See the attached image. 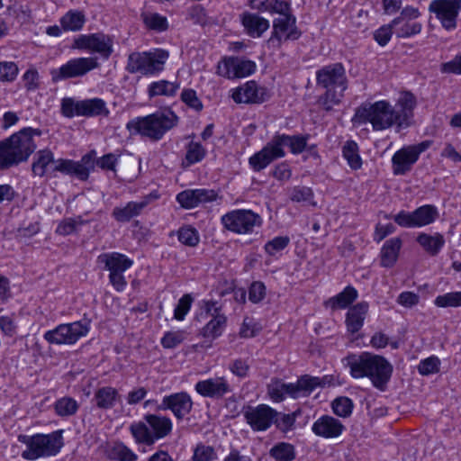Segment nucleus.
Wrapping results in <instances>:
<instances>
[{
  "instance_id": "obj_55",
  "label": "nucleus",
  "mask_w": 461,
  "mask_h": 461,
  "mask_svg": "<svg viewBox=\"0 0 461 461\" xmlns=\"http://www.w3.org/2000/svg\"><path fill=\"white\" fill-rule=\"evenodd\" d=\"M290 243V239L287 236H277L273 240L267 241L264 249L269 256H274L276 253L285 249Z\"/></svg>"
},
{
  "instance_id": "obj_7",
  "label": "nucleus",
  "mask_w": 461,
  "mask_h": 461,
  "mask_svg": "<svg viewBox=\"0 0 461 461\" xmlns=\"http://www.w3.org/2000/svg\"><path fill=\"white\" fill-rule=\"evenodd\" d=\"M144 421L132 423L130 431L136 443L148 446L170 435L173 429L169 417L161 414H147Z\"/></svg>"
},
{
  "instance_id": "obj_21",
  "label": "nucleus",
  "mask_w": 461,
  "mask_h": 461,
  "mask_svg": "<svg viewBox=\"0 0 461 461\" xmlns=\"http://www.w3.org/2000/svg\"><path fill=\"white\" fill-rule=\"evenodd\" d=\"M192 408L193 401L191 396L185 392H180L164 396L157 410H169L177 420H183L185 416L190 413Z\"/></svg>"
},
{
  "instance_id": "obj_34",
  "label": "nucleus",
  "mask_w": 461,
  "mask_h": 461,
  "mask_svg": "<svg viewBox=\"0 0 461 461\" xmlns=\"http://www.w3.org/2000/svg\"><path fill=\"white\" fill-rule=\"evenodd\" d=\"M274 137L277 146L282 149H284L285 147H288L293 154H300L306 149L310 135L291 136L286 134H276Z\"/></svg>"
},
{
  "instance_id": "obj_63",
  "label": "nucleus",
  "mask_w": 461,
  "mask_h": 461,
  "mask_svg": "<svg viewBox=\"0 0 461 461\" xmlns=\"http://www.w3.org/2000/svg\"><path fill=\"white\" fill-rule=\"evenodd\" d=\"M267 12L271 14H278L281 16L293 14L291 12V5L286 1L272 0L269 1Z\"/></svg>"
},
{
  "instance_id": "obj_13",
  "label": "nucleus",
  "mask_w": 461,
  "mask_h": 461,
  "mask_svg": "<svg viewBox=\"0 0 461 461\" xmlns=\"http://www.w3.org/2000/svg\"><path fill=\"white\" fill-rule=\"evenodd\" d=\"M88 330L87 324L82 321H74L58 325L55 329L46 331L43 338L50 344L72 345L86 336Z\"/></svg>"
},
{
  "instance_id": "obj_58",
  "label": "nucleus",
  "mask_w": 461,
  "mask_h": 461,
  "mask_svg": "<svg viewBox=\"0 0 461 461\" xmlns=\"http://www.w3.org/2000/svg\"><path fill=\"white\" fill-rule=\"evenodd\" d=\"M80 101L71 97H65L61 100V113L67 118L80 116Z\"/></svg>"
},
{
  "instance_id": "obj_14",
  "label": "nucleus",
  "mask_w": 461,
  "mask_h": 461,
  "mask_svg": "<svg viewBox=\"0 0 461 461\" xmlns=\"http://www.w3.org/2000/svg\"><path fill=\"white\" fill-rule=\"evenodd\" d=\"M431 145L430 140H424L415 145L405 146L397 150L392 158L393 173L403 176L410 172L418 161L420 155Z\"/></svg>"
},
{
  "instance_id": "obj_19",
  "label": "nucleus",
  "mask_w": 461,
  "mask_h": 461,
  "mask_svg": "<svg viewBox=\"0 0 461 461\" xmlns=\"http://www.w3.org/2000/svg\"><path fill=\"white\" fill-rule=\"evenodd\" d=\"M73 48L96 52L107 59L113 52V41L103 33L81 34L74 40Z\"/></svg>"
},
{
  "instance_id": "obj_12",
  "label": "nucleus",
  "mask_w": 461,
  "mask_h": 461,
  "mask_svg": "<svg viewBox=\"0 0 461 461\" xmlns=\"http://www.w3.org/2000/svg\"><path fill=\"white\" fill-rule=\"evenodd\" d=\"M438 217V211L432 204H425L412 212L400 211L392 218L399 226L407 229L421 228L433 223Z\"/></svg>"
},
{
  "instance_id": "obj_1",
  "label": "nucleus",
  "mask_w": 461,
  "mask_h": 461,
  "mask_svg": "<svg viewBox=\"0 0 461 461\" xmlns=\"http://www.w3.org/2000/svg\"><path fill=\"white\" fill-rule=\"evenodd\" d=\"M349 368L350 375L355 379L368 378L372 385L381 392L387 389L393 375V366L384 357L369 352L349 354L342 359Z\"/></svg>"
},
{
  "instance_id": "obj_46",
  "label": "nucleus",
  "mask_w": 461,
  "mask_h": 461,
  "mask_svg": "<svg viewBox=\"0 0 461 461\" xmlns=\"http://www.w3.org/2000/svg\"><path fill=\"white\" fill-rule=\"evenodd\" d=\"M108 456L117 461H136L138 456L122 442H115L108 450Z\"/></svg>"
},
{
  "instance_id": "obj_18",
  "label": "nucleus",
  "mask_w": 461,
  "mask_h": 461,
  "mask_svg": "<svg viewBox=\"0 0 461 461\" xmlns=\"http://www.w3.org/2000/svg\"><path fill=\"white\" fill-rule=\"evenodd\" d=\"M246 422L253 431H266L275 421L277 411L267 404L247 405L242 408Z\"/></svg>"
},
{
  "instance_id": "obj_15",
  "label": "nucleus",
  "mask_w": 461,
  "mask_h": 461,
  "mask_svg": "<svg viewBox=\"0 0 461 461\" xmlns=\"http://www.w3.org/2000/svg\"><path fill=\"white\" fill-rule=\"evenodd\" d=\"M272 28L267 45L276 50L281 48L283 41L298 40L302 34L296 26V17L294 14L275 18Z\"/></svg>"
},
{
  "instance_id": "obj_60",
  "label": "nucleus",
  "mask_w": 461,
  "mask_h": 461,
  "mask_svg": "<svg viewBox=\"0 0 461 461\" xmlns=\"http://www.w3.org/2000/svg\"><path fill=\"white\" fill-rule=\"evenodd\" d=\"M295 420V413L281 414L277 412L273 424H276L281 431L286 432L294 427Z\"/></svg>"
},
{
  "instance_id": "obj_48",
  "label": "nucleus",
  "mask_w": 461,
  "mask_h": 461,
  "mask_svg": "<svg viewBox=\"0 0 461 461\" xmlns=\"http://www.w3.org/2000/svg\"><path fill=\"white\" fill-rule=\"evenodd\" d=\"M178 240L185 246L196 247L200 241V235L196 229L186 225L177 230Z\"/></svg>"
},
{
  "instance_id": "obj_44",
  "label": "nucleus",
  "mask_w": 461,
  "mask_h": 461,
  "mask_svg": "<svg viewBox=\"0 0 461 461\" xmlns=\"http://www.w3.org/2000/svg\"><path fill=\"white\" fill-rule=\"evenodd\" d=\"M269 456L276 461H293L295 458V449L290 443L279 442L270 448Z\"/></svg>"
},
{
  "instance_id": "obj_50",
  "label": "nucleus",
  "mask_w": 461,
  "mask_h": 461,
  "mask_svg": "<svg viewBox=\"0 0 461 461\" xmlns=\"http://www.w3.org/2000/svg\"><path fill=\"white\" fill-rule=\"evenodd\" d=\"M85 223L80 216L77 218H66L61 221L56 230V232L59 235H69L77 231V228Z\"/></svg>"
},
{
  "instance_id": "obj_31",
  "label": "nucleus",
  "mask_w": 461,
  "mask_h": 461,
  "mask_svg": "<svg viewBox=\"0 0 461 461\" xmlns=\"http://www.w3.org/2000/svg\"><path fill=\"white\" fill-rule=\"evenodd\" d=\"M368 308L367 303L361 302L348 309L346 316V325L348 332L354 334L361 330Z\"/></svg>"
},
{
  "instance_id": "obj_28",
  "label": "nucleus",
  "mask_w": 461,
  "mask_h": 461,
  "mask_svg": "<svg viewBox=\"0 0 461 461\" xmlns=\"http://www.w3.org/2000/svg\"><path fill=\"white\" fill-rule=\"evenodd\" d=\"M416 104V97L411 92L401 93L395 106H393L396 109L400 129L410 126Z\"/></svg>"
},
{
  "instance_id": "obj_3",
  "label": "nucleus",
  "mask_w": 461,
  "mask_h": 461,
  "mask_svg": "<svg viewBox=\"0 0 461 461\" xmlns=\"http://www.w3.org/2000/svg\"><path fill=\"white\" fill-rule=\"evenodd\" d=\"M316 84L324 88L325 93L319 98V104L330 112L339 105L348 89V80L342 63H332L316 71Z\"/></svg>"
},
{
  "instance_id": "obj_22",
  "label": "nucleus",
  "mask_w": 461,
  "mask_h": 461,
  "mask_svg": "<svg viewBox=\"0 0 461 461\" xmlns=\"http://www.w3.org/2000/svg\"><path fill=\"white\" fill-rule=\"evenodd\" d=\"M204 310L211 320L201 330V335L212 340L222 334L226 327L227 318L221 312V309L216 306L215 302H206Z\"/></svg>"
},
{
  "instance_id": "obj_37",
  "label": "nucleus",
  "mask_w": 461,
  "mask_h": 461,
  "mask_svg": "<svg viewBox=\"0 0 461 461\" xmlns=\"http://www.w3.org/2000/svg\"><path fill=\"white\" fill-rule=\"evenodd\" d=\"M80 116L95 117L108 116L110 112L106 106V103L101 98H91L80 100Z\"/></svg>"
},
{
  "instance_id": "obj_54",
  "label": "nucleus",
  "mask_w": 461,
  "mask_h": 461,
  "mask_svg": "<svg viewBox=\"0 0 461 461\" xmlns=\"http://www.w3.org/2000/svg\"><path fill=\"white\" fill-rule=\"evenodd\" d=\"M19 68L13 61L0 62V81L13 82L17 77Z\"/></svg>"
},
{
  "instance_id": "obj_49",
  "label": "nucleus",
  "mask_w": 461,
  "mask_h": 461,
  "mask_svg": "<svg viewBox=\"0 0 461 461\" xmlns=\"http://www.w3.org/2000/svg\"><path fill=\"white\" fill-rule=\"evenodd\" d=\"M434 303L440 308L461 307V291L438 295L435 298Z\"/></svg>"
},
{
  "instance_id": "obj_30",
  "label": "nucleus",
  "mask_w": 461,
  "mask_h": 461,
  "mask_svg": "<svg viewBox=\"0 0 461 461\" xmlns=\"http://www.w3.org/2000/svg\"><path fill=\"white\" fill-rule=\"evenodd\" d=\"M149 203V197H144L140 201L129 202L123 207H114L112 215L117 221L127 222L140 215Z\"/></svg>"
},
{
  "instance_id": "obj_52",
  "label": "nucleus",
  "mask_w": 461,
  "mask_h": 461,
  "mask_svg": "<svg viewBox=\"0 0 461 461\" xmlns=\"http://www.w3.org/2000/svg\"><path fill=\"white\" fill-rule=\"evenodd\" d=\"M333 412L342 418L350 416L353 410V402L348 397H339L331 403Z\"/></svg>"
},
{
  "instance_id": "obj_41",
  "label": "nucleus",
  "mask_w": 461,
  "mask_h": 461,
  "mask_svg": "<svg viewBox=\"0 0 461 461\" xmlns=\"http://www.w3.org/2000/svg\"><path fill=\"white\" fill-rule=\"evenodd\" d=\"M86 18L82 11L69 10L59 20L60 25L65 32H78L85 23Z\"/></svg>"
},
{
  "instance_id": "obj_57",
  "label": "nucleus",
  "mask_w": 461,
  "mask_h": 461,
  "mask_svg": "<svg viewBox=\"0 0 461 461\" xmlns=\"http://www.w3.org/2000/svg\"><path fill=\"white\" fill-rule=\"evenodd\" d=\"M440 360L435 357H429L421 360L418 366V371L422 375L436 374L439 371Z\"/></svg>"
},
{
  "instance_id": "obj_8",
  "label": "nucleus",
  "mask_w": 461,
  "mask_h": 461,
  "mask_svg": "<svg viewBox=\"0 0 461 461\" xmlns=\"http://www.w3.org/2000/svg\"><path fill=\"white\" fill-rule=\"evenodd\" d=\"M61 433V430H57L50 434L19 435L18 441L25 444L27 447L23 451L22 457L26 460H36L43 456H55L63 446Z\"/></svg>"
},
{
  "instance_id": "obj_59",
  "label": "nucleus",
  "mask_w": 461,
  "mask_h": 461,
  "mask_svg": "<svg viewBox=\"0 0 461 461\" xmlns=\"http://www.w3.org/2000/svg\"><path fill=\"white\" fill-rule=\"evenodd\" d=\"M193 298L190 294H185L183 295L174 311V317L175 319L178 321H183L185 319V316L189 312L191 305H192Z\"/></svg>"
},
{
  "instance_id": "obj_61",
  "label": "nucleus",
  "mask_w": 461,
  "mask_h": 461,
  "mask_svg": "<svg viewBox=\"0 0 461 461\" xmlns=\"http://www.w3.org/2000/svg\"><path fill=\"white\" fill-rule=\"evenodd\" d=\"M181 100L195 111L199 112L203 109V104L194 89H184L181 93Z\"/></svg>"
},
{
  "instance_id": "obj_2",
  "label": "nucleus",
  "mask_w": 461,
  "mask_h": 461,
  "mask_svg": "<svg viewBox=\"0 0 461 461\" xmlns=\"http://www.w3.org/2000/svg\"><path fill=\"white\" fill-rule=\"evenodd\" d=\"M41 131L26 127L0 141V170H5L28 160L36 149L34 136Z\"/></svg>"
},
{
  "instance_id": "obj_10",
  "label": "nucleus",
  "mask_w": 461,
  "mask_h": 461,
  "mask_svg": "<svg viewBox=\"0 0 461 461\" xmlns=\"http://www.w3.org/2000/svg\"><path fill=\"white\" fill-rule=\"evenodd\" d=\"M224 229L236 234H251L263 224L262 217L252 210H232L221 218Z\"/></svg>"
},
{
  "instance_id": "obj_38",
  "label": "nucleus",
  "mask_w": 461,
  "mask_h": 461,
  "mask_svg": "<svg viewBox=\"0 0 461 461\" xmlns=\"http://www.w3.org/2000/svg\"><path fill=\"white\" fill-rule=\"evenodd\" d=\"M402 244V240L398 237L392 238L385 241L381 249L382 267H392L396 263Z\"/></svg>"
},
{
  "instance_id": "obj_53",
  "label": "nucleus",
  "mask_w": 461,
  "mask_h": 461,
  "mask_svg": "<svg viewBox=\"0 0 461 461\" xmlns=\"http://www.w3.org/2000/svg\"><path fill=\"white\" fill-rule=\"evenodd\" d=\"M206 151L199 142H190L187 147L185 160L188 165L200 162L205 157Z\"/></svg>"
},
{
  "instance_id": "obj_23",
  "label": "nucleus",
  "mask_w": 461,
  "mask_h": 461,
  "mask_svg": "<svg viewBox=\"0 0 461 461\" xmlns=\"http://www.w3.org/2000/svg\"><path fill=\"white\" fill-rule=\"evenodd\" d=\"M285 149L277 146L275 137L263 147V149L249 158V164L255 172H259L270 165L274 160L284 158Z\"/></svg>"
},
{
  "instance_id": "obj_27",
  "label": "nucleus",
  "mask_w": 461,
  "mask_h": 461,
  "mask_svg": "<svg viewBox=\"0 0 461 461\" xmlns=\"http://www.w3.org/2000/svg\"><path fill=\"white\" fill-rule=\"evenodd\" d=\"M217 194L212 189H187L176 195V201L185 209L197 207L201 203L215 201Z\"/></svg>"
},
{
  "instance_id": "obj_11",
  "label": "nucleus",
  "mask_w": 461,
  "mask_h": 461,
  "mask_svg": "<svg viewBox=\"0 0 461 461\" xmlns=\"http://www.w3.org/2000/svg\"><path fill=\"white\" fill-rule=\"evenodd\" d=\"M99 260L109 271V281L117 292H122L127 285L124 272L129 269L133 261L127 256L118 252L104 253L99 256Z\"/></svg>"
},
{
  "instance_id": "obj_5",
  "label": "nucleus",
  "mask_w": 461,
  "mask_h": 461,
  "mask_svg": "<svg viewBox=\"0 0 461 461\" xmlns=\"http://www.w3.org/2000/svg\"><path fill=\"white\" fill-rule=\"evenodd\" d=\"M32 171L34 176L40 177L55 178L58 173L75 176L80 180L87 179L86 170L74 160L66 158H55L54 153L44 149L36 152L32 164Z\"/></svg>"
},
{
  "instance_id": "obj_33",
  "label": "nucleus",
  "mask_w": 461,
  "mask_h": 461,
  "mask_svg": "<svg viewBox=\"0 0 461 461\" xmlns=\"http://www.w3.org/2000/svg\"><path fill=\"white\" fill-rule=\"evenodd\" d=\"M180 88L178 81H168L165 79L150 83L147 89L149 99L156 96L174 97Z\"/></svg>"
},
{
  "instance_id": "obj_42",
  "label": "nucleus",
  "mask_w": 461,
  "mask_h": 461,
  "mask_svg": "<svg viewBox=\"0 0 461 461\" xmlns=\"http://www.w3.org/2000/svg\"><path fill=\"white\" fill-rule=\"evenodd\" d=\"M342 155L351 169L357 170L362 167V159L356 141L348 140L342 148Z\"/></svg>"
},
{
  "instance_id": "obj_39",
  "label": "nucleus",
  "mask_w": 461,
  "mask_h": 461,
  "mask_svg": "<svg viewBox=\"0 0 461 461\" xmlns=\"http://www.w3.org/2000/svg\"><path fill=\"white\" fill-rule=\"evenodd\" d=\"M391 23L393 28V33L398 38H409L419 34L422 28L420 23L411 21L410 19H403L402 17H396Z\"/></svg>"
},
{
  "instance_id": "obj_47",
  "label": "nucleus",
  "mask_w": 461,
  "mask_h": 461,
  "mask_svg": "<svg viewBox=\"0 0 461 461\" xmlns=\"http://www.w3.org/2000/svg\"><path fill=\"white\" fill-rule=\"evenodd\" d=\"M191 461H218V454L212 446L199 442L193 448Z\"/></svg>"
},
{
  "instance_id": "obj_26",
  "label": "nucleus",
  "mask_w": 461,
  "mask_h": 461,
  "mask_svg": "<svg viewBox=\"0 0 461 461\" xmlns=\"http://www.w3.org/2000/svg\"><path fill=\"white\" fill-rule=\"evenodd\" d=\"M345 430V425L339 419L330 415L321 416L312 425V433L326 439L338 438Z\"/></svg>"
},
{
  "instance_id": "obj_20",
  "label": "nucleus",
  "mask_w": 461,
  "mask_h": 461,
  "mask_svg": "<svg viewBox=\"0 0 461 461\" xmlns=\"http://www.w3.org/2000/svg\"><path fill=\"white\" fill-rule=\"evenodd\" d=\"M255 69V62L230 57L218 63L217 74L227 78H240L251 75Z\"/></svg>"
},
{
  "instance_id": "obj_17",
  "label": "nucleus",
  "mask_w": 461,
  "mask_h": 461,
  "mask_svg": "<svg viewBox=\"0 0 461 461\" xmlns=\"http://www.w3.org/2000/svg\"><path fill=\"white\" fill-rule=\"evenodd\" d=\"M429 11L436 15L445 30L452 31L457 25L461 0H433L429 4Z\"/></svg>"
},
{
  "instance_id": "obj_64",
  "label": "nucleus",
  "mask_w": 461,
  "mask_h": 461,
  "mask_svg": "<svg viewBox=\"0 0 461 461\" xmlns=\"http://www.w3.org/2000/svg\"><path fill=\"white\" fill-rule=\"evenodd\" d=\"M393 33V28L392 26V23L384 25L377 29L374 32V39L380 46H385L390 41L392 34Z\"/></svg>"
},
{
  "instance_id": "obj_35",
  "label": "nucleus",
  "mask_w": 461,
  "mask_h": 461,
  "mask_svg": "<svg viewBox=\"0 0 461 461\" xmlns=\"http://www.w3.org/2000/svg\"><path fill=\"white\" fill-rule=\"evenodd\" d=\"M416 241L431 257L437 256L445 246V238L441 233L436 232L433 235L420 233Z\"/></svg>"
},
{
  "instance_id": "obj_56",
  "label": "nucleus",
  "mask_w": 461,
  "mask_h": 461,
  "mask_svg": "<svg viewBox=\"0 0 461 461\" xmlns=\"http://www.w3.org/2000/svg\"><path fill=\"white\" fill-rule=\"evenodd\" d=\"M185 339L184 330L167 331L161 339V345L165 348H174L180 345Z\"/></svg>"
},
{
  "instance_id": "obj_4",
  "label": "nucleus",
  "mask_w": 461,
  "mask_h": 461,
  "mask_svg": "<svg viewBox=\"0 0 461 461\" xmlns=\"http://www.w3.org/2000/svg\"><path fill=\"white\" fill-rule=\"evenodd\" d=\"M178 123V116L170 109L157 111L146 116L130 120L126 129L131 135H140L157 142Z\"/></svg>"
},
{
  "instance_id": "obj_62",
  "label": "nucleus",
  "mask_w": 461,
  "mask_h": 461,
  "mask_svg": "<svg viewBox=\"0 0 461 461\" xmlns=\"http://www.w3.org/2000/svg\"><path fill=\"white\" fill-rule=\"evenodd\" d=\"M186 18L195 24L204 25L207 23L205 9L200 5L191 6L187 10Z\"/></svg>"
},
{
  "instance_id": "obj_16",
  "label": "nucleus",
  "mask_w": 461,
  "mask_h": 461,
  "mask_svg": "<svg viewBox=\"0 0 461 461\" xmlns=\"http://www.w3.org/2000/svg\"><path fill=\"white\" fill-rule=\"evenodd\" d=\"M97 58H76L68 60L60 68L51 71L52 80L54 82L65 80L73 77H83L89 71L98 68Z\"/></svg>"
},
{
  "instance_id": "obj_6",
  "label": "nucleus",
  "mask_w": 461,
  "mask_h": 461,
  "mask_svg": "<svg viewBox=\"0 0 461 461\" xmlns=\"http://www.w3.org/2000/svg\"><path fill=\"white\" fill-rule=\"evenodd\" d=\"M352 122L354 125L369 122L374 131L386 130L393 125L399 128L396 109L384 100L360 105L356 109Z\"/></svg>"
},
{
  "instance_id": "obj_9",
  "label": "nucleus",
  "mask_w": 461,
  "mask_h": 461,
  "mask_svg": "<svg viewBox=\"0 0 461 461\" xmlns=\"http://www.w3.org/2000/svg\"><path fill=\"white\" fill-rule=\"evenodd\" d=\"M168 56V52L161 49H156L153 51L133 52L128 57L126 69L131 74L156 75L164 69Z\"/></svg>"
},
{
  "instance_id": "obj_36",
  "label": "nucleus",
  "mask_w": 461,
  "mask_h": 461,
  "mask_svg": "<svg viewBox=\"0 0 461 461\" xmlns=\"http://www.w3.org/2000/svg\"><path fill=\"white\" fill-rule=\"evenodd\" d=\"M119 399L120 394L117 389L112 386H103L95 392L93 401L98 409L109 410L115 406Z\"/></svg>"
},
{
  "instance_id": "obj_32",
  "label": "nucleus",
  "mask_w": 461,
  "mask_h": 461,
  "mask_svg": "<svg viewBox=\"0 0 461 461\" xmlns=\"http://www.w3.org/2000/svg\"><path fill=\"white\" fill-rule=\"evenodd\" d=\"M241 23L248 35L253 38H259L268 30V20L250 13H244L241 16Z\"/></svg>"
},
{
  "instance_id": "obj_43",
  "label": "nucleus",
  "mask_w": 461,
  "mask_h": 461,
  "mask_svg": "<svg viewBox=\"0 0 461 461\" xmlns=\"http://www.w3.org/2000/svg\"><path fill=\"white\" fill-rule=\"evenodd\" d=\"M291 385L292 383L285 384L279 380H276L267 387L268 395L276 402H283L285 399V396H289L294 399Z\"/></svg>"
},
{
  "instance_id": "obj_40",
  "label": "nucleus",
  "mask_w": 461,
  "mask_h": 461,
  "mask_svg": "<svg viewBox=\"0 0 461 461\" xmlns=\"http://www.w3.org/2000/svg\"><path fill=\"white\" fill-rule=\"evenodd\" d=\"M358 296V293L351 285H348L342 292L330 297L326 305L331 310L345 309L349 306Z\"/></svg>"
},
{
  "instance_id": "obj_51",
  "label": "nucleus",
  "mask_w": 461,
  "mask_h": 461,
  "mask_svg": "<svg viewBox=\"0 0 461 461\" xmlns=\"http://www.w3.org/2000/svg\"><path fill=\"white\" fill-rule=\"evenodd\" d=\"M143 22L148 28L158 32L166 31L168 26L167 18L157 13L143 15Z\"/></svg>"
},
{
  "instance_id": "obj_29",
  "label": "nucleus",
  "mask_w": 461,
  "mask_h": 461,
  "mask_svg": "<svg viewBox=\"0 0 461 461\" xmlns=\"http://www.w3.org/2000/svg\"><path fill=\"white\" fill-rule=\"evenodd\" d=\"M327 377L312 376L303 375L300 376L296 383H292L294 399L300 397H308L316 388L324 387Z\"/></svg>"
},
{
  "instance_id": "obj_25",
  "label": "nucleus",
  "mask_w": 461,
  "mask_h": 461,
  "mask_svg": "<svg viewBox=\"0 0 461 461\" xmlns=\"http://www.w3.org/2000/svg\"><path fill=\"white\" fill-rule=\"evenodd\" d=\"M194 389L201 396L212 399L222 398L232 391L229 381L223 376L198 381Z\"/></svg>"
},
{
  "instance_id": "obj_45",
  "label": "nucleus",
  "mask_w": 461,
  "mask_h": 461,
  "mask_svg": "<svg viewBox=\"0 0 461 461\" xmlns=\"http://www.w3.org/2000/svg\"><path fill=\"white\" fill-rule=\"evenodd\" d=\"M78 408V402L74 398L68 396L59 398L54 403L55 412L60 417L73 416L77 413Z\"/></svg>"
},
{
  "instance_id": "obj_24",
  "label": "nucleus",
  "mask_w": 461,
  "mask_h": 461,
  "mask_svg": "<svg viewBox=\"0 0 461 461\" xmlns=\"http://www.w3.org/2000/svg\"><path fill=\"white\" fill-rule=\"evenodd\" d=\"M231 97L237 104H260L268 100L270 94L267 87L258 86L255 81H249L234 89Z\"/></svg>"
}]
</instances>
